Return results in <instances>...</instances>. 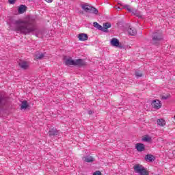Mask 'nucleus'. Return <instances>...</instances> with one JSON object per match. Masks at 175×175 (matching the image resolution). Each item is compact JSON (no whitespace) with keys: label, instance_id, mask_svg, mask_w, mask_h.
Listing matches in <instances>:
<instances>
[{"label":"nucleus","instance_id":"10","mask_svg":"<svg viewBox=\"0 0 175 175\" xmlns=\"http://www.w3.org/2000/svg\"><path fill=\"white\" fill-rule=\"evenodd\" d=\"M124 9H126V10H128V12H129V13H132L133 14H135V16H137V17H139V14H137V11L136 10H133L131 9V8H129V5H125L124 6Z\"/></svg>","mask_w":175,"mask_h":175},{"label":"nucleus","instance_id":"12","mask_svg":"<svg viewBox=\"0 0 175 175\" xmlns=\"http://www.w3.org/2000/svg\"><path fill=\"white\" fill-rule=\"evenodd\" d=\"M110 43L113 47H117V46H119L120 41L118 39L113 38L111 40Z\"/></svg>","mask_w":175,"mask_h":175},{"label":"nucleus","instance_id":"24","mask_svg":"<svg viewBox=\"0 0 175 175\" xmlns=\"http://www.w3.org/2000/svg\"><path fill=\"white\" fill-rule=\"evenodd\" d=\"M10 5H14L16 3V0H8Z\"/></svg>","mask_w":175,"mask_h":175},{"label":"nucleus","instance_id":"14","mask_svg":"<svg viewBox=\"0 0 175 175\" xmlns=\"http://www.w3.org/2000/svg\"><path fill=\"white\" fill-rule=\"evenodd\" d=\"M59 134V131H58L57 129L53 128L49 131V136H55Z\"/></svg>","mask_w":175,"mask_h":175},{"label":"nucleus","instance_id":"23","mask_svg":"<svg viewBox=\"0 0 175 175\" xmlns=\"http://www.w3.org/2000/svg\"><path fill=\"white\" fill-rule=\"evenodd\" d=\"M135 76L137 79H139V77H142L143 76V73L141 71H136Z\"/></svg>","mask_w":175,"mask_h":175},{"label":"nucleus","instance_id":"33","mask_svg":"<svg viewBox=\"0 0 175 175\" xmlns=\"http://www.w3.org/2000/svg\"><path fill=\"white\" fill-rule=\"evenodd\" d=\"M118 9H121L120 8H118Z\"/></svg>","mask_w":175,"mask_h":175},{"label":"nucleus","instance_id":"26","mask_svg":"<svg viewBox=\"0 0 175 175\" xmlns=\"http://www.w3.org/2000/svg\"><path fill=\"white\" fill-rule=\"evenodd\" d=\"M116 47H118L120 49H122L124 48V45H122V44H120V42H119V46H117Z\"/></svg>","mask_w":175,"mask_h":175},{"label":"nucleus","instance_id":"3","mask_svg":"<svg viewBox=\"0 0 175 175\" xmlns=\"http://www.w3.org/2000/svg\"><path fill=\"white\" fill-rule=\"evenodd\" d=\"M163 40V34L161 31H155L152 35L151 43L154 46H159Z\"/></svg>","mask_w":175,"mask_h":175},{"label":"nucleus","instance_id":"29","mask_svg":"<svg viewBox=\"0 0 175 175\" xmlns=\"http://www.w3.org/2000/svg\"><path fill=\"white\" fill-rule=\"evenodd\" d=\"M162 99H167V96H162Z\"/></svg>","mask_w":175,"mask_h":175},{"label":"nucleus","instance_id":"13","mask_svg":"<svg viewBox=\"0 0 175 175\" xmlns=\"http://www.w3.org/2000/svg\"><path fill=\"white\" fill-rule=\"evenodd\" d=\"M135 148L137 150H138L139 152H142V151H144L145 149V146L144 144H137L135 145Z\"/></svg>","mask_w":175,"mask_h":175},{"label":"nucleus","instance_id":"5","mask_svg":"<svg viewBox=\"0 0 175 175\" xmlns=\"http://www.w3.org/2000/svg\"><path fill=\"white\" fill-rule=\"evenodd\" d=\"M135 173H137L139 175H148L150 173L147 171V169L140 164H136L133 166Z\"/></svg>","mask_w":175,"mask_h":175},{"label":"nucleus","instance_id":"6","mask_svg":"<svg viewBox=\"0 0 175 175\" xmlns=\"http://www.w3.org/2000/svg\"><path fill=\"white\" fill-rule=\"evenodd\" d=\"M152 106L154 109H161L162 104L159 100H154L152 103Z\"/></svg>","mask_w":175,"mask_h":175},{"label":"nucleus","instance_id":"1","mask_svg":"<svg viewBox=\"0 0 175 175\" xmlns=\"http://www.w3.org/2000/svg\"><path fill=\"white\" fill-rule=\"evenodd\" d=\"M11 24L15 25V32H20L22 35H29L36 31V25L33 21L12 20Z\"/></svg>","mask_w":175,"mask_h":175},{"label":"nucleus","instance_id":"21","mask_svg":"<svg viewBox=\"0 0 175 175\" xmlns=\"http://www.w3.org/2000/svg\"><path fill=\"white\" fill-rule=\"evenodd\" d=\"M19 66H28V62L24 60H19L18 62Z\"/></svg>","mask_w":175,"mask_h":175},{"label":"nucleus","instance_id":"31","mask_svg":"<svg viewBox=\"0 0 175 175\" xmlns=\"http://www.w3.org/2000/svg\"><path fill=\"white\" fill-rule=\"evenodd\" d=\"M2 105V100L0 99V106Z\"/></svg>","mask_w":175,"mask_h":175},{"label":"nucleus","instance_id":"22","mask_svg":"<svg viewBox=\"0 0 175 175\" xmlns=\"http://www.w3.org/2000/svg\"><path fill=\"white\" fill-rule=\"evenodd\" d=\"M143 142H150L152 140L151 137L148 136V135H146L143 137L142 139Z\"/></svg>","mask_w":175,"mask_h":175},{"label":"nucleus","instance_id":"11","mask_svg":"<svg viewBox=\"0 0 175 175\" xmlns=\"http://www.w3.org/2000/svg\"><path fill=\"white\" fill-rule=\"evenodd\" d=\"M111 27V24L109 22L103 23V32H109L108 28Z\"/></svg>","mask_w":175,"mask_h":175},{"label":"nucleus","instance_id":"30","mask_svg":"<svg viewBox=\"0 0 175 175\" xmlns=\"http://www.w3.org/2000/svg\"><path fill=\"white\" fill-rule=\"evenodd\" d=\"M23 69H27V66H22L21 67Z\"/></svg>","mask_w":175,"mask_h":175},{"label":"nucleus","instance_id":"16","mask_svg":"<svg viewBox=\"0 0 175 175\" xmlns=\"http://www.w3.org/2000/svg\"><path fill=\"white\" fill-rule=\"evenodd\" d=\"M46 53H38L35 55V59H43L44 58V55Z\"/></svg>","mask_w":175,"mask_h":175},{"label":"nucleus","instance_id":"32","mask_svg":"<svg viewBox=\"0 0 175 175\" xmlns=\"http://www.w3.org/2000/svg\"><path fill=\"white\" fill-rule=\"evenodd\" d=\"M36 36H38V33H36Z\"/></svg>","mask_w":175,"mask_h":175},{"label":"nucleus","instance_id":"27","mask_svg":"<svg viewBox=\"0 0 175 175\" xmlns=\"http://www.w3.org/2000/svg\"><path fill=\"white\" fill-rule=\"evenodd\" d=\"M88 114L90 115V116H91V114H94V111H88Z\"/></svg>","mask_w":175,"mask_h":175},{"label":"nucleus","instance_id":"2","mask_svg":"<svg viewBox=\"0 0 175 175\" xmlns=\"http://www.w3.org/2000/svg\"><path fill=\"white\" fill-rule=\"evenodd\" d=\"M64 63L67 66L70 65H72L73 66H87L85 59H73L70 56L64 57Z\"/></svg>","mask_w":175,"mask_h":175},{"label":"nucleus","instance_id":"7","mask_svg":"<svg viewBox=\"0 0 175 175\" xmlns=\"http://www.w3.org/2000/svg\"><path fill=\"white\" fill-rule=\"evenodd\" d=\"M129 35L131 36H135L137 33V31L135 27H131V26L127 29Z\"/></svg>","mask_w":175,"mask_h":175},{"label":"nucleus","instance_id":"9","mask_svg":"<svg viewBox=\"0 0 175 175\" xmlns=\"http://www.w3.org/2000/svg\"><path fill=\"white\" fill-rule=\"evenodd\" d=\"M25 12H27V7L25 5H21L18 8V13L23 14Z\"/></svg>","mask_w":175,"mask_h":175},{"label":"nucleus","instance_id":"17","mask_svg":"<svg viewBox=\"0 0 175 175\" xmlns=\"http://www.w3.org/2000/svg\"><path fill=\"white\" fill-rule=\"evenodd\" d=\"M29 106V105H28V102H27V100H24L22 102L21 109L22 110H25V109H28Z\"/></svg>","mask_w":175,"mask_h":175},{"label":"nucleus","instance_id":"19","mask_svg":"<svg viewBox=\"0 0 175 175\" xmlns=\"http://www.w3.org/2000/svg\"><path fill=\"white\" fill-rule=\"evenodd\" d=\"M93 25H94V28H96L97 29H98V31H103V27H102V25H99V23H98V22L93 23Z\"/></svg>","mask_w":175,"mask_h":175},{"label":"nucleus","instance_id":"28","mask_svg":"<svg viewBox=\"0 0 175 175\" xmlns=\"http://www.w3.org/2000/svg\"><path fill=\"white\" fill-rule=\"evenodd\" d=\"M46 2H48L49 3H51L53 2V0H45Z\"/></svg>","mask_w":175,"mask_h":175},{"label":"nucleus","instance_id":"20","mask_svg":"<svg viewBox=\"0 0 175 175\" xmlns=\"http://www.w3.org/2000/svg\"><path fill=\"white\" fill-rule=\"evenodd\" d=\"M157 124L159 125V126H165L166 122L163 119H158Z\"/></svg>","mask_w":175,"mask_h":175},{"label":"nucleus","instance_id":"18","mask_svg":"<svg viewBox=\"0 0 175 175\" xmlns=\"http://www.w3.org/2000/svg\"><path fill=\"white\" fill-rule=\"evenodd\" d=\"M83 161L85 162L90 163V162H94V157L91 156H87L83 158Z\"/></svg>","mask_w":175,"mask_h":175},{"label":"nucleus","instance_id":"15","mask_svg":"<svg viewBox=\"0 0 175 175\" xmlns=\"http://www.w3.org/2000/svg\"><path fill=\"white\" fill-rule=\"evenodd\" d=\"M146 161H148V162H152L153 161H155V157L152 154H147L145 156Z\"/></svg>","mask_w":175,"mask_h":175},{"label":"nucleus","instance_id":"4","mask_svg":"<svg viewBox=\"0 0 175 175\" xmlns=\"http://www.w3.org/2000/svg\"><path fill=\"white\" fill-rule=\"evenodd\" d=\"M81 8H82L83 10L86 12V13H93V14H98L99 11L94 7L90 5V4L85 3L81 5Z\"/></svg>","mask_w":175,"mask_h":175},{"label":"nucleus","instance_id":"8","mask_svg":"<svg viewBox=\"0 0 175 175\" xmlns=\"http://www.w3.org/2000/svg\"><path fill=\"white\" fill-rule=\"evenodd\" d=\"M78 39H79L81 42H85V40H88V35H87V33H79Z\"/></svg>","mask_w":175,"mask_h":175},{"label":"nucleus","instance_id":"25","mask_svg":"<svg viewBox=\"0 0 175 175\" xmlns=\"http://www.w3.org/2000/svg\"><path fill=\"white\" fill-rule=\"evenodd\" d=\"M93 175H102V172H100V171H97L94 172Z\"/></svg>","mask_w":175,"mask_h":175}]
</instances>
